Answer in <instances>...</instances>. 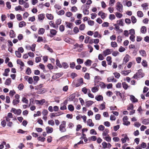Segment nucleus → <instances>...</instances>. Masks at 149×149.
I'll use <instances>...</instances> for the list:
<instances>
[{"label": "nucleus", "instance_id": "obj_44", "mask_svg": "<svg viewBox=\"0 0 149 149\" xmlns=\"http://www.w3.org/2000/svg\"><path fill=\"white\" fill-rule=\"evenodd\" d=\"M17 63L18 64H19L22 67H23L24 65L23 62L20 59H18L17 61Z\"/></svg>", "mask_w": 149, "mask_h": 149}, {"label": "nucleus", "instance_id": "obj_21", "mask_svg": "<svg viewBox=\"0 0 149 149\" xmlns=\"http://www.w3.org/2000/svg\"><path fill=\"white\" fill-rule=\"evenodd\" d=\"M38 19L39 20H42L45 17V15L43 14H40L38 15Z\"/></svg>", "mask_w": 149, "mask_h": 149}, {"label": "nucleus", "instance_id": "obj_32", "mask_svg": "<svg viewBox=\"0 0 149 149\" xmlns=\"http://www.w3.org/2000/svg\"><path fill=\"white\" fill-rule=\"evenodd\" d=\"M61 65L62 67H63L64 69H66L69 67L68 64L66 62H63Z\"/></svg>", "mask_w": 149, "mask_h": 149}, {"label": "nucleus", "instance_id": "obj_3", "mask_svg": "<svg viewBox=\"0 0 149 149\" xmlns=\"http://www.w3.org/2000/svg\"><path fill=\"white\" fill-rule=\"evenodd\" d=\"M66 122L63 121L61 122V124L60 125L59 130L62 132H65L66 131V129L65 128Z\"/></svg>", "mask_w": 149, "mask_h": 149}, {"label": "nucleus", "instance_id": "obj_29", "mask_svg": "<svg viewBox=\"0 0 149 149\" xmlns=\"http://www.w3.org/2000/svg\"><path fill=\"white\" fill-rule=\"evenodd\" d=\"M143 124L145 125H147L149 124V119H144L142 121Z\"/></svg>", "mask_w": 149, "mask_h": 149}, {"label": "nucleus", "instance_id": "obj_47", "mask_svg": "<svg viewBox=\"0 0 149 149\" xmlns=\"http://www.w3.org/2000/svg\"><path fill=\"white\" fill-rule=\"evenodd\" d=\"M122 86L123 88L125 90L127 89L128 86L127 84L125 82H124L122 83Z\"/></svg>", "mask_w": 149, "mask_h": 149}, {"label": "nucleus", "instance_id": "obj_5", "mask_svg": "<svg viewBox=\"0 0 149 149\" xmlns=\"http://www.w3.org/2000/svg\"><path fill=\"white\" fill-rule=\"evenodd\" d=\"M15 99H14L13 101V104L14 105H15L17 104H18L20 101L19 99V95L17 94L15 95Z\"/></svg>", "mask_w": 149, "mask_h": 149}, {"label": "nucleus", "instance_id": "obj_45", "mask_svg": "<svg viewBox=\"0 0 149 149\" xmlns=\"http://www.w3.org/2000/svg\"><path fill=\"white\" fill-rule=\"evenodd\" d=\"M82 91L85 94H86L87 92L89 91L90 92V90L89 89H87L86 87L83 88L82 89Z\"/></svg>", "mask_w": 149, "mask_h": 149}, {"label": "nucleus", "instance_id": "obj_53", "mask_svg": "<svg viewBox=\"0 0 149 149\" xmlns=\"http://www.w3.org/2000/svg\"><path fill=\"white\" fill-rule=\"evenodd\" d=\"M48 112V111L46 109L42 111V114L43 116H47Z\"/></svg>", "mask_w": 149, "mask_h": 149}, {"label": "nucleus", "instance_id": "obj_25", "mask_svg": "<svg viewBox=\"0 0 149 149\" xmlns=\"http://www.w3.org/2000/svg\"><path fill=\"white\" fill-rule=\"evenodd\" d=\"M45 32V29L42 28H40L38 31L39 34H43Z\"/></svg>", "mask_w": 149, "mask_h": 149}, {"label": "nucleus", "instance_id": "obj_30", "mask_svg": "<svg viewBox=\"0 0 149 149\" xmlns=\"http://www.w3.org/2000/svg\"><path fill=\"white\" fill-rule=\"evenodd\" d=\"M10 36L11 38H13L15 37V34L13 30H11L10 31Z\"/></svg>", "mask_w": 149, "mask_h": 149}, {"label": "nucleus", "instance_id": "obj_8", "mask_svg": "<svg viewBox=\"0 0 149 149\" xmlns=\"http://www.w3.org/2000/svg\"><path fill=\"white\" fill-rule=\"evenodd\" d=\"M113 50L111 49H106L103 52V55L106 56L109 54H110L112 52Z\"/></svg>", "mask_w": 149, "mask_h": 149}, {"label": "nucleus", "instance_id": "obj_62", "mask_svg": "<svg viewBox=\"0 0 149 149\" xmlns=\"http://www.w3.org/2000/svg\"><path fill=\"white\" fill-rule=\"evenodd\" d=\"M116 95L117 96H119L121 98H122L123 95L121 93L118 91H116Z\"/></svg>", "mask_w": 149, "mask_h": 149}, {"label": "nucleus", "instance_id": "obj_61", "mask_svg": "<svg viewBox=\"0 0 149 149\" xmlns=\"http://www.w3.org/2000/svg\"><path fill=\"white\" fill-rule=\"evenodd\" d=\"M129 34L131 35V36L134 35L135 31L134 29H130L129 31Z\"/></svg>", "mask_w": 149, "mask_h": 149}, {"label": "nucleus", "instance_id": "obj_40", "mask_svg": "<svg viewBox=\"0 0 149 149\" xmlns=\"http://www.w3.org/2000/svg\"><path fill=\"white\" fill-rule=\"evenodd\" d=\"M105 103L103 102L100 105V106L99 107V109L101 110H103L105 108Z\"/></svg>", "mask_w": 149, "mask_h": 149}, {"label": "nucleus", "instance_id": "obj_7", "mask_svg": "<svg viewBox=\"0 0 149 149\" xmlns=\"http://www.w3.org/2000/svg\"><path fill=\"white\" fill-rule=\"evenodd\" d=\"M128 118L127 116H125L123 118V124L125 125L128 126L130 124V122L127 121Z\"/></svg>", "mask_w": 149, "mask_h": 149}, {"label": "nucleus", "instance_id": "obj_48", "mask_svg": "<svg viewBox=\"0 0 149 149\" xmlns=\"http://www.w3.org/2000/svg\"><path fill=\"white\" fill-rule=\"evenodd\" d=\"M65 13V11L63 10H61L57 12V14L60 15H62Z\"/></svg>", "mask_w": 149, "mask_h": 149}, {"label": "nucleus", "instance_id": "obj_31", "mask_svg": "<svg viewBox=\"0 0 149 149\" xmlns=\"http://www.w3.org/2000/svg\"><path fill=\"white\" fill-rule=\"evenodd\" d=\"M137 15L138 17H143V14L142 12L141 11H138L137 13Z\"/></svg>", "mask_w": 149, "mask_h": 149}, {"label": "nucleus", "instance_id": "obj_37", "mask_svg": "<svg viewBox=\"0 0 149 149\" xmlns=\"http://www.w3.org/2000/svg\"><path fill=\"white\" fill-rule=\"evenodd\" d=\"M46 16L48 19L50 20L52 19L53 18V15L51 14H47Z\"/></svg>", "mask_w": 149, "mask_h": 149}, {"label": "nucleus", "instance_id": "obj_2", "mask_svg": "<svg viewBox=\"0 0 149 149\" xmlns=\"http://www.w3.org/2000/svg\"><path fill=\"white\" fill-rule=\"evenodd\" d=\"M144 74L141 72L140 70L138 71V72L134 74L132 77L133 79H137L138 78H141L144 76Z\"/></svg>", "mask_w": 149, "mask_h": 149}, {"label": "nucleus", "instance_id": "obj_17", "mask_svg": "<svg viewBox=\"0 0 149 149\" xmlns=\"http://www.w3.org/2000/svg\"><path fill=\"white\" fill-rule=\"evenodd\" d=\"M123 143H125L127 141H129V139L127 135H125L124 138H122L121 139Z\"/></svg>", "mask_w": 149, "mask_h": 149}, {"label": "nucleus", "instance_id": "obj_54", "mask_svg": "<svg viewBox=\"0 0 149 149\" xmlns=\"http://www.w3.org/2000/svg\"><path fill=\"white\" fill-rule=\"evenodd\" d=\"M77 61L78 64H82L83 62V60L80 58H77Z\"/></svg>", "mask_w": 149, "mask_h": 149}, {"label": "nucleus", "instance_id": "obj_35", "mask_svg": "<svg viewBox=\"0 0 149 149\" xmlns=\"http://www.w3.org/2000/svg\"><path fill=\"white\" fill-rule=\"evenodd\" d=\"M11 83V80L10 78H8L6 80L5 84L6 85H9Z\"/></svg>", "mask_w": 149, "mask_h": 149}, {"label": "nucleus", "instance_id": "obj_41", "mask_svg": "<svg viewBox=\"0 0 149 149\" xmlns=\"http://www.w3.org/2000/svg\"><path fill=\"white\" fill-rule=\"evenodd\" d=\"M16 17L18 21H21L22 20V17L20 14H18L16 15Z\"/></svg>", "mask_w": 149, "mask_h": 149}, {"label": "nucleus", "instance_id": "obj_51", "mask_svg": "<svg viewBox=\"0 0 149 149\" xmlns=\"http://www.w3.org/2000/svg\"><path fill=\"white\" fill-rule=\"evenodd\" d=\"M90 134H91L96 135L97 133L95 130L94 129H92L90 130Z\"/></svg>", "mask_w": 149, "mask_h": 149}, {"label": "nucleus", "instance_id": "obj_19", "mask_svg": "<svg viewBox=\"0 0 149 149\" xmlns=\"http://www.w3.org/2000/svg\"><path fill=\"white\" fill-rule=\"evenodd\" d=\"M95 99L98 101H100L103 100V97L101 95H97L95 96Z\"/></svg>", "mask_w": 149, "mask_h": 149}, {"label": "nucleus", "instance_id": "obj_56", "mask_svg": "<svg viewBox=\"0 0 149 149\" xmlns=\"http://www.w3.org/2000/svg\"><path fill=\"white\" fill-rule=\"evenodd\" d=\"M89 139L90 140L94 141L96 140L97 137L95 136H91V137L89 138Z\"/></svg>", "mask_w": 149, "mask_h": 149}, {"label": "nucleus", "instance_id": "obj_43", "mask_svg": "<svg viewBox=\"0 0 149 149\" xmlns=\"http://www.w3.org/2000/svg\"><path fill=\"white\" fill-rule=\"evenodd\" d=\"M61 107L60 109L61 110H64L67 109V107L66 106L64 105V104H61Z\"/></svg>", "mask_w": 149, "mask_h": 149}, {"label": "nucleus", "instance_id": "obj_20", "mask_svg": "<svg viewBox=\"0 0 149 149\" xmlns=\"http://www.w3.org/2000/svg\"><path fill=\"white\" fill-rule=\"evenodd\" d=\"M87 125L90 127H93L94 125V124L91 119H89L87 120Z\"/></svg>", "mask_w": 149, "mask_h": 149}, {"label": "nucleus", "instance_id": "obj_4", "mask_svg": "<svg viewBox=\"0 0 149 149\" xmlns=\"http://www.w3.org/2000/svg\"><path fill=\"white\" fill-rule=\"evenodd\" d=\"M116 8L117 10L120 13L123 11V8L122 4L119 2H117L116 6Z\"/></svg>", "mask_w": 149, "mask_h": 149}, {"label": "nucleus", "instance_id": "obj_59", "mask_svg": "<svg viewBox=\"0 0 149 149\" xmlns=\"http://www.w3.org/2000/svg\"><path fill=\"white\" fill-rule=\"evenodd\" d=\"M89 7V6L85 4L82 6L81 8H82L83 9H88Z\"/></svg>", "mask_w": 149, "mask_h": 149}, {"label": "nucleus", "instance_id": "obj_10", "mask_svg": "<svg viewBox=\"0 0 149 149\" xmlns=\"http://www.w3.org/2000/svg\"><path fill=\"white\" fill-rule=\"evenodd\" d=\"M130 58V56L128 54H126L123 59V64H125L127 63L129 61Z\"/></svg>", "mask_w": 149, "mask_h": 149}, {"label": "nucleus", "instance_id": "obj_39", "mask_svg": "<svg viewBox=\"0 0 149 149\" xmlns=\"http://www.w3.org/2000/svg\"><path fill=\"white\" fill-rule=\"evenodd\" d=\"M101 79L100 77L98 76H95L94 78V81L95 82H98L101 80Z\"/></svg>", "mask_w": 149, "mask_h": 149}, {"label": "nucleus", "instance_id": "obj_11", "mask_svg": "<svg viewBox=\"0 0 149 149\" xmlns=\"http://www.w3.org/2000/svg\"><path fill=\"white\" fill-rule=\"evenodd\" d=\"M62 74L61 73H56L52 77V79L54 80L56 79L61 77Z\"/></svg>", "mask_w": 149, "mask_h": 149}, {"label": "nucleus", "instance_id": "obj_14", "mask_svg": "<svg viewBox=\"0 0 149 149\" xmlns=\"http://www.w3.org/2000/svg\"><path fill=\"white\" fill-rule=\"evenodd\" d=\"M93 103V102L91 100H89L86 102H85L86 106L89 107L92 105Z\"/></svg>", "mask_w": 149, "mask_h": 149}, {"label": "nucleus", "instance_id": "obj_13", "mask_svg": "<svg viewBox=\"0 0 149 149\" xmlns=\"http://www.w3.org/2000/svg\"><path fill=\"white\" fill-rule=\"evenodd\" d=\"M148 5L147 3H145L142 4L141 5V6L143 8V10L145 11H146L148 9Z\"/></svg>", "mask_w": 149, "mask_h": 149}, {"label": "nucleus", "instance_id": "obj_49", "mask_svg": "<svg viewBox=\"0 0 149 149\" xmlns=\"http://www.w3.org/2000/svg\"><path fill=\"white\" fill-rule=\"evenodd\" d=\"M131 21L134 24L136 22L137 20L134 16H132L131 17Z\"/></svg>", "mask_w": 149, "mask_h": 149}, {"label": "nucleus", "instance_id": "obj_6", "mask_svg": "<svg viewBox=\"0 0 149 149\" xmlns=\"http://www.w3.org/2000/svg\"><path fill=\"white\" fill-rule=\"evenodd\" d=\"M10 111L14 113L15 114L17 115H19L21 113L22 111L19 109H16L15 108H12Z\"/></svg>", "mask_w": 149, "mask_h": 149}, {"label": "nucleus", "instance_id": "obj_24", "mask_svg": "<svg viewBox=\"0 0 149 149\" xmlns=\"http://www.w3.org/2000/svg\"><path fill=\"white\" fill-rule=\"evenodd\" d=\"M10 71V69L9 68L6 69L5 70L4 73H3V75L4 76H7L8 75V73Z\"/></svg>", "mask_w": 149, "mask_h": 149}, {"label": "nucleus", "instance_id": "obj_28", "mask_svg": "<svg viewBox=\"0 0 149 149\" xmlns=\"http://www.w3.org/2000/svg\"><path fill=\"white\" fill-rule=\"evenodd\" d=\"M103 138L108 142H110L111 141V138L109 135H108L107 136L104 137H103Z\"/></svg>", "mask_w": 149, "mask_h": 149}, {"label": "nucleus", "instance_id": "obj_16", "mask_svg": "<svg viewBox=\"0 0 149 149\" xmlns=\"http://www.w3.org/2000/svg\"><path fill=\"white\" fill-rule=\"evenodd\" d=\"M109 130L108 129H105L102 133V136L103 137L104 136H107L108 135V134L109 133Z\"/></svg>", "mask_w": 149, "mask_h": 149}, {"label": "nucleus", "instance_id": "obj_63", "mask_svg": "<svg viewBox=\"0 0 149 149\" xmlns=\"http://www.w3.org/2000/svg\"><path fill=\"white\" fill-rule=\"evenodd\" d=\"M115 18V16L113 14H110L109 16V18L111 20H113Z\"/></svg>", "mask_w": 149, "mask_h": 149}, {"label": "nucleus", "instance_id": "obj_15", "mask_svg": "<svg viewBox=\"0 0 149 149\" xmlns=\"http://www.w3.org/2000/svg\"><path fill=\"white\" fill-rule=\"evenodd\" d=\"M130 100L133 102H138V100L133 95L130 96Z\"/></svg>", "mask_w": 149, "mask_h": 149}, {"label": "nucleus", "instance_id": "obj_46", "mask_svg": "<svg viewBox=\"0 0 149 149\" xmlns=\"http://www.w3.org/2000/svg\"><path fill=\"white\" fill-rule=\"evenodd\" d=\"M61 19H58L56 20V26L57 28H58V25L60 24L61 23Z\"/></svg>", "mask_w": 149, "mask_h": 149}, {"label": "nucleus", "instance_id": "obj_55", "mask_svg": "<svg viewBox=\"0 0 149 149\" xmlns=\"http://www.w3.org/2000/svg\"><path fill=\"white\" fill-rule=\"evenodd\" d=\"M48 123L49 125L52 126H54V121L52 120H49L48 121Z\"/></svg>", "mask_w": 149, "mask_h": 149}, {"label": "nucleus", "instance_id": "obj_1", "mask_svg": "<svg viewBox=\"0 0 149 149\" xmlns=\"http://www.w3.org/2000/svg\"><path fill=\"white\" fill-rule=\"evenodd\" d=\"M42 85L40 84L39 86H38L36 87L35 89L38 90L37 93L38 94H41L45 93L46 91V90L44 88L39 89V87H42Z\"/></svg>", "mask_w": 149, "mask_h": 149}, {"label": "nucleus", "instance_id": "obj_52", "mask_svg": "<svg viewBox=\"0 0 149 149\" xmlns=\"http://www.w3.org/2000/svg\"><path fill=\"white\" fill-rule=\"evenodd\" d=\"M111 45L113 47H116L117 46V44L116 42H111Z\"/></svg>", "mask_w": 149, "mask_h": 149}, {"label": "nucleus", "instance_id": "obj_34", "mask_svg": "<svg viewBox=\"0 0 149 149\" xmlns=\"http://www.w3.org/2000/svg\"><path fill=\"white\" fill-rule=\"evenodd\" d=\"M26 25V23L24 21H22L20 22L19 23V27L22 28L23 26H25Z\"/></svg>", "mask_w": 149, "mask_h": 149}, {"label": "nucleus", "instance_id": "obj_38", "mask_svg": "<svg viewBox=\"0 0 149 149\" xmlns=\"http://www.w3.org/2000/svg\"><path fill=\"white\" fill-rule=\"evenodd\" d=\"M68 108V110L71 111H73L74 110V108L72 104L69 105Z\"/></svg>", "mask_w": 149, "mask_h": 149}, {"label": "nucleus", "instance_id": "obj_23", "mask_svg": "<svg viewBox=\"0 0 149 149\" xmlns=\"http://www.w3.org/2000/svg\"><path fill=\"white\" fill-rule=\"evenodd\" d=\"M123 19H121L120 20L117 21V24L119 25L123 26L124 24L123 23Z\"/></svg>", "mask_w": 149, "mask_h": 149}, {"label": "nucleus", "instance_id": "obj_42", "mask_svg": "<svg viewBox=\"0 0 149 149\" xmlns=\"http://www.w3.org/2000/svg\"><path fill=\"white\" fill-rule=\"evenodd\" d=\"M83 13L85 15H88L89 14V11L88 9H83Z\"/></svg>", "mask_w": 149, "mask_h": 149}, {"label": "nucleus", "instance_id": "obj_12", "mask_svg": "<svg viewBox=\"0 0 149 149\" xmlns=\"http://www.w3.org/2000/svg\"><path fill=\"white\" fill-rule=\"evenodd\" d=\"M46 130L47 133H51L53 132V128L52 127L49 126L47 127L46 128Z\"/></svg>", "mask_w": 149, "mask_h": 149}, {"label": "nucleus", "instance_id": "obj_33", "mask_svg": "<svg viewBox=\"0 0 149 149\" xmlns=\"http://www.w3.org/2000/svg\"><path fill=\"white\" fill-rule=\"evenodd\" d=\"M146 27L145 26H143L141 27V31L143 33H146Z\"/></svg>", "mask_w": 149, "mask_h": 149}, {"label": "nucleus", "instance_id": "obj_36", "mask_svg": "<svg viewBox=\"0 0 149 149\" xmlns=\"http://www.w3.org/2000/svg\"><path fill=\"white\" fill-rule=\"evenodd\" d=\"M57 31L54 29H52L50 31V33L53 36H54L57 33Z\"/></svg>", "mask_w": 149, "mask_h": 149}, {"label": "nucleus", "instance_id": "obj_22", "mask_svg": "<svg viewBox=\"0 0 149 149\" xmlns=\"http://www.w3.org/2000/svg\"><path fill=\"white\" fill-rule=\"evenodd\" d=\"M139 53L142 56L145 57L146 56V51L144 50H140L139 51Z\"/></svg>", "mask_w": 149, "mask_h": 149}, {"label": "nucleus", "instance_id": "obj_9", "mask_svg": "<svg viewBox=\"0 0 149 149\" xmlns=\"http://www.w3.org/2000/svg\"><path fill=\"white\" fill-rule=\"evenodd\" d=\"M62 114L63 113H62L61 112H60L52 113L50 114V117L52 118L53 117L59 116L61 115H62Z\"/></svg>", "mask_w": 149, "mask_h": 149}, {"label": "nucleus", "instance_id": "obj_26", "mask_svg": "<svg viewBox=\"0 0 149 149\" xmlns=\"http://www.w3.org/2000/svg\"><path fill=\"white\" fill-rule=\"evenodd\" d=\"M86 28L85 24H80L79 27V29L80 30L83 31Z\"/></svg>", "mask_w": 149, "mask_h": 149}, {"label": "nucleus", "instance_id": "obj_57", "mask_svg": "<svg viewBox=\"0 0 149 149\" xmlns=\"http://www.w3.org/2000/svg\"><path fill=\"white\" fill-rule=\"evenodd\" d=\"M49 24L51 26H52L53 28H57L56 25L54 24V22L52 21H50L49 23Z\"/></svg>", "mask_w": 149, "mask_h": 149}, {"label": "nucleus", "instance_id": "obj_60", "mask_svg": "<svg viewBox=\"0 0 149 149\" xmlns=\"http://www.w3.org/2000/svg\"><path fill=\"white\" fill-rule=\"evenodd\" d=\"M33 79L35 82L37 83L39 79V78L37 76H34L33 77Z\"/></svg>", "mask_w": 149, "mask_h": 149}, {"label": "nucleus", "instance_id": "obj_58", "mask_svg": "<svg viewBox=\"0 0 149 149\" xmlns=\"http://www.w3.org/2000/svg\"><path fill=\"white\" fill-rule=\"evenodd\" d=\"M56 65L59 67L60 68L62 67V65L60 63L59 60L58 59H57L56 61Z\"/></svg>", "mask_w": 149, "mask_h": 149}, {"label": "nucleus", "instance_id": "obj_50", "mask_svg": "<svg viewBox=\"0 0 149 149\" xmlns=\"http://www.w3.org/2000/svg\"><path fill=\"white\" fill-rule=\"evenodd\" d=\"M116 17L118 18H121L123 16V15L118 12H116L115 13Z\"/></svg>", "mask_w": 149, "mask_h": 149}, {"label": "nucleus", "instance_id": "obj_27", "mask_svg": "<svg viewBox=\"0 0 149 149\" xmlns=\"http://www.w3.org/2000/svg\"><path fill=\"white\" fill-rule=\"evenodd\" d=\"M65 24L66 25V27L70 28L72 29V28L73 23H70L68 22H65Z\"/></svg>", "mask_w": 149, "mask_h": 149}, {"label": "nucleus", "instance_id": "obj_18", "mask_svg": "<svg viewBox=\"0 0 149 149\" xmlns=\"http://www.w3.org/2000/svg\"><path fill=\"white\" fill-rule=\"evenodd\" d=\"M92 61L90 59H87L86 61L84 63V64L88 66H91L92 63Z\"/></svg>", "mask_w": 149, "mask_h": 149}, {"label": "nucleus", "instance_id": "obj_64", "mask_svg": "<svg viewBox=\"0 0 149 149\" xmlns=\"http://www.w3.org/2000/svg\"><path fill=\"white\" fill-rule=\"evenodd\" d=\"M45 48L46 49L51 52H53V50L52 49L50 48L47 45H45Z\"/></svg>", "mask_w": 149, "mask_h": 149}]
</instances>
